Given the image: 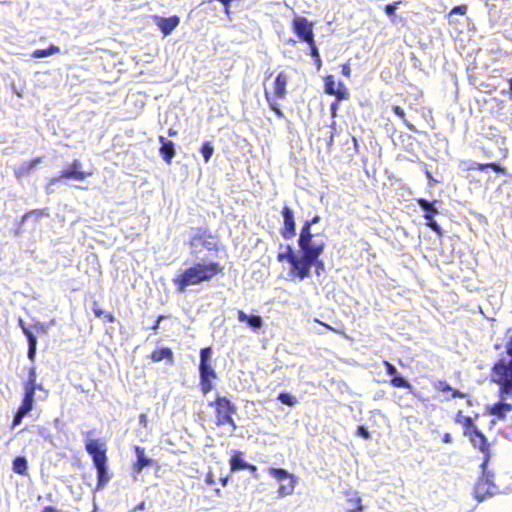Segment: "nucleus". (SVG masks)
Instances as JSON below:
<instances>
[{"label": "nucleus", "mask_w": 512, "mask_h": 512, "mask_svg": "<svg viewBox=\"0 0 512 512\" xmlns=\"http://www.w3.org/2000/svg\"><path fill=\"white\" fill-rule=\"evenodd\" d=\"M222 271V266L218 262H200L185 269L176 278L173 279L177 290L181 293L185 292L188 286L198 285L205 281H210L214 276Z\"/></svg>", "instance_id": "1"}, {"label": "nucleus", "mask_w": 512, "mask_h": 512, "mask_svg": "<svg viewBox=\"0 0 512 512\" xmlns=\"http://www.w3.org/2000/svg\"><path fill=\"white\" fill-rule=\"evenodd\" d=\"M298 246L301 251V263H303L306 261L316 260L317 256H321L324 252L326 243L323 240V236L308 232V226H306L301 227L300 229Z\"/></svg>", "instance_id": "2"}, {"label": "nucleus", "mask_w": 512, "mask_h": 512, "mask_svg": "<svg viewBox=\"0 0 512 512\" xmlns=\"http://www.w3.org/2000/svg\"><path fill=\"white\" fill-rule=\"evenodd\" d=\"M506 352L511 359L508 362L504 359L499 360L492 369V380L500 385L502 397L512 395V335L506 344Z\"/></svg>", "instance_id": "3"}, {"label": "nucleus", "mask_w": 512, "mask_h": 512, "mask_svg": "<svg viewBox=\"0 0 512 512\" xmlns=\"http://www.w3.org/2000/svg\"><path fill=\"white\" fill-rule=\"evenodd\" d=\"M210 406H215L217 426L229 424L232 431H235L237 425L233 419V415L237 413V407L225 396H217L214 402L209 403Z\"/></svg>", "instance_id": "4"}, {"label": "nucleus", "mask_w": 512, "mask_h": 512, "mask_svg": "<svg viewBox=\"0 0 512 512\" xmlns=\"http://www.w3.org/2000/svg\"><path fill=\"white\" fill-rule=\"evenodd\" d=\"M467 428L465 435H468L472 445L484 454V460L481 464L482 468H486L490 459L489 443L485 435L473 424L471 418H467Z\"/></svg>", "instance_id": "5"}, {"label": "nucleus", "mask_w": 512, "mask_h": 512, "mask_svg": "<svg viewBox=\"0 0 512 512\" xmlns=\"http://www.w3.org/2000/svg\"><path fill=\"white\" fill-rule=\"evenodd\" d=\"M268 473L280 482L278 493L280 496H288L294 492L297 478L283 468H268Z\"/></svg>", "instance_id": "6"}, {"label": "nucleus", "mask_w": 512, "mask_h": 512, "mask_svg": "<svg viewBox=\"0 0 512 512\" xmlns=\"http://www.w3.org/2000/svg\"><path fill=\"white\" fill-rule=\"evenodd\" d=\"M191 254L197 259L204 260L199 256L202 250L212 251L216 249V242L212 237H206L205 233L200 229L194 230L190 237Z\"/></svg>", "instance_id": "7"}, {"label": "nucleus", "mask_w": 512, "mask_h": 512, "mask_svg": "<svg viewBox=\"0 0 512 512\" xmlns=\"http://www.w3.org/2000/svg\"><path fill=\"white\" fill-rule=\"evenodd\" d=\"M493 475L486 472V468H483V477L480 478L475 486L474 493L478 501H483L487 496L496 494L499 489L492 482Z\"/></svg>", "instance_id": "8"}, {"label": "nucleus", "mask_w": 512, "mask_h": 512, "mask_svg": "<svg viewBox=\"0 0 512 512\" xmlns=\"http://www.w3.org/2000/svg\"><path fill=\"white\" fill-rule=\"evenodd\" d=\"M293 31L303 42H312V39H314L313 25L306 17L294 18Z\"/></svg>", "instance_id": "9"}, {"label": "nucleus", "mask_w": 512, "mask_h": 512, "mask_svg": "<svg viewBox=\"0 0 512 512\" xmlns=\"http://www.w3.org/2000/svg\"><path fill=\"white\" fill-rule=\"evenodd\" d=\"M281 215L283 218V227L280 230V234L285 240H291L296 235L294 212L290 207L284 206Z\"/></svg>", "instance_id": "10"}, {"label": "nucleus", "mask_w": 512, "mask_h": 512, "mask_svg": "<svg viewBox=\"0 0 512 512\" xmlns=\"http://www.w3.org/2000/svg\"><path fill=\"white\" fill-rule=\"evenodd\" d=\"M280 248H285V251L278 253L277 259L278 261H287L291 266V273L297 277V269L301 265L300 256L295 254L291 245H280Z\"/></svg>", "instance_id": "11"}, {"label": "nucleus", "mask_w": 512, "mask_h": 512, "mask_svg": "<svg viewBox=\"0 0 512 512\" xmlns=\"http://www.w3.org/2000/svg\"><path fill=\"white\" fill-rule=\"evenodd\" d=\"M315 267V273L316 275H320L325 270V264L320 259V256H317L316 260L306 261L301 263L300 267L297 269V278L300 280H304L305 278H308L311 273V268Z\"/></svg>", "instance_id": "12"}, {"label": "nucleus", "mask_w": 512, "mask_h": 512, "mask_svg": "<svg viewBox=\"0 0 512 512\" xmlns=\"http://www.w3.org/2000/svg\"><path fill=\"white\" fill-rule=\"evenodd\" d=\"M82 163L80 160L75 159L69 167L62 170L60 175L64 179H74L76 181H83L87 176L91 175L90 173L84 172L82 170Z\"/></svg>", "instance_id": "13"}, {"label": "nucleus", "mask_w": 512, "mask_h": 512, "mask_svg": "<svg viewBox=\"0 0 512 512\" xmlns=\"http://www.w3.org/2000/svg\"><path fill=\"white\" fill-rule=\"evenodd\" d=\"M156 25L159 27L160 31L164 36H168L172 33V31L179 25L180 18L176 15L170 17H154Z\"/></svg>", "instance_id": "14"}, {"label": "nucleus", "mask_w": 512, "mask_h": 512, "mask_svg": "<svg viewBox=\"0 0 512 512\" xmlns=\"http://www.w3.org/2000/svg\"><path fill=\"white\" fill-rule=\"evenodd\" d=\"M135 455H136V462L133 465V472L135 474L141 473V471L145 468L151 465L152 459L147 457L145 454V449L141 446L136 445L134 447Z\"/></svg>", "instance_id": "15"}, {"label": "nucleus", "mask_w": 512, "mask_h": 512, "mask_svg": "<svg viewBox=\"0 0 512 512\" xmlns=\"http://www.w3.org/2000/svg\"><path fill=\"white\" fill-rule=\"evenodd\" d=\"M159 142L161 144L160 155L167 164H170L176 153L175 144L164 136H159Z\"/></svg>", "instance_id": "16"}, {"label": "nucleus", "mask_w": 512, "mask_h": 512, "mask_svg": "<svg viewBox=\"0 0 512 512\" xmlns=\"http://www.w3.org/2000/svg\"><path fill=\"white\" fill-rule=\"evenodd\" d=\"M239 322L246 323L253 331H258L263 326V319L260 315H248L242 310H237Z\"/></svg>", "instance_id": "17"}, {"label": "nucleus", "mask_w": 512, "mask_h": 512, "mask_svg": "<svg viewBox=\"0 0 512 512\" xmlns=\"http://www.w3.org/2000/svg\"><path fill=\"white\" fill-rule=\"evenodd\" d=\"M288 80H289V77L284 71H281L276 76L275 81H274V94L277 98L283 99L285 97V95L287 93L286 86H287Z\"/></svg>", "instance_id": "18"}, {"label": "nucleus", "mask_w": 512, "mask_h": 512, "mask_svg": "<svg viewBox=\"0 0 512 512\" xmlns=\"http://www.w3.org/2000/svg\"><path fill=\"white\" fill-rule=\"evenodd\" d=\"M339 88H335V81L334 77L332 75H329L325 79V92L329 95H334L338 97L339 99L345 98L346 90L344 88V85L340 82L338 84Z\"/></svg>", "instance_id": "19"}, {"label": "nucleus", "mask_w": 512, "mask_h": 512, "mask_svg": "<svg viewBox=\"0 0 512 512\" xmlns=\"http://www.w3.org/2000/svg\"><path fill=\"white\" fill-rule=\"evenodd\" d=\"M416 201L421 210L424 211V218H431L439 213L436 207L438 200L429 201L425 198H418Z\"/></svg>", "instance_id": "20"}, {"label": "nucleus", "mask_w": 512, "mask_h": 512, "mask_svg": "<svg viewBox=\"0 0 512 512\" xmlns=\"http://www.w3.org/2000/svg\"><path fill=\"white\" fill-rule=\"evenodd\" d=\"M150 358L154 362H160L162 360H166L167 363L170 365L173 364V362H174L173 352L168 347H162L160 349L153 351Z\"/></svg>", "instance_id": "21"}, {"label": "nucleus", "mask_w": 512, "mask_h": 512, "mask_svg": "<svg viewBox=\"0 0 512 512\" xmlns=\"http://www.w3.org/2000/svg\"><path fill=\"white\" fill-rule=\"evenodd\" d=\"M24 390V397L19 408H21L23 411L25 410L27 412H30L34 406V397L36 389L24 387Z\"/></svg>", "instance_id": "22"}, {"label": "nucleus", "mask_w": 512, "mask_h": 512, "mask_svg": "<svg viewBox=\"0 0 512 512\" xmlns=\"http://www.w3.org/2000/svg\"><path fill=\"white\" fill-rule=\"evenodd\" d=\"M40 162L41 158H36L29 162H23L18 168L15 169V176L17 178L23 177L24 175L32 171Z\"/></svg>", "instance_id": "23"}, {"label": "nucleus", "mask_w": 512, "mask_h": 512, "mask_svg": "<svg viewBox=\"0 0 512 512\" xmlns=\"http://www.w3.org/2000/svg\"><path fill=\"white\" fill-rule=\"evenodd\" d=\"M248 462H246L242 457V452H235L230 459V468L231 471H239L242 469H246Z\"/></svg>", "instance_id": "24"}, {"label": "nucleus", "mask_w": 512, "mask_h": 512, "mask_svg": "<svg viewBox=\"0 0 512 512\" xmlns=\"http://www.w3.org/2000/svg\"><path fill=\"white\" fill-rule=\"evenodd\" d=\"M12 469L15 473L20 475H27L28 462L26 457L17 456L12 463Z\"/></svg>", "instance_id": "25"}, {"label": "nucleus", "mask_w": 512, "mask_h": 512, "mask_svg": "<svg viewBox=\"0 0 512 512\" xmlns=\"http://www.w3.org/2000/svg\"><path fill=\"white\" fill-rule=\"evenodd\" d=\"M86 451L90 456L99 454L100 452L106 451L105 448H103V445L100 443L98 439H90L86 442L85 445Z\"/></svg>", "instance_id": "26"}, {"label": "nucleus", "mask_w": 512, "mask_h": 512, "mask_svg": "<svg viewBox=\"0 0 512 512\" xmlns=\"http://www.w3.org/2000/svg\"><path fill=\"white\" fill-rule=\"evenodd\" d=\"M97 470V489H102L110 480L108 467H99Z\"/></svg>", "instance_id": "27"}, {"label": "nucleus", "mask_w": 512, "mask_h": 512, "mask_svg": "<svg viewBox=\"0 0 512 512\" xmlns=\"http://www.w3.org/2000/svg\"><path fill=\"white\" fill-rule=\"evenodd\" d=\"M59 52H60V48L58 46L54 45V44H51L46 49H37V50H35L32 53V57H34V58H44V57H48V56H51V55L59 53Z\"/></svg>", "instance_id": "28"}, {"label": "nucleus", "mask_w": 512, "mask_h": 512, "mask_svg": "<svg viewBox=\"0 0 512 512\" xmlns=\"http://www.w3.org/2000/svg\"><path fill=\"white\" fill-rule=\"evenodd\" d=\"M391 385L393 387H397V388H407L410 390V392H413V387L412 385L410 384V382L405 378L403 377L402 375H400L399 373L397 375H395L394 377L391 378V381H390Z\"/></svg>", "instance_id": "29"}, {"label": "nucleus", "mask_w": 512, "mask_h": 512, "mask_svg": "<svg viewBox=\"0 0 512 512\" xmlns=\"http://www.w3.org/2000/svg\"><path fill=\"white\" fill-rule=\"evenodd\" d=\"M199 376L200 378H216L217 374L211 363L199 364Z\"/></svg>", "instance_id": "30"}, {"label": "nucleus", "mask_w": 512, "mask_h": 512, "mask_svg": "<svg viewBox=\"0 0 512 512\" xmlns=\"http://www.w3.org/2000/svg\"><path fill=\"white\" fill-rule=\"evenodd\" d=\"M200 153H201L205 163H208L214 153V147H213L212 143L210 141L204 142L200 149Z\"/></svg>", "instance_id": "31"}, {"label": "nucleus", "mask_w": 512, "mask_h": 512, "mask_svg": "<svg viewBox=\"0 0 512 512\" xmlns=\"http://www.w3.org/2000/svg\"><path fill=\"white\" fill-rule=\"evenodd\" d=\"M265 98L269 104L270 109L274 111L278 117L284 118V113L280 109L279 104L275 101L274 98L271 97L270 93L267 90H265Z\"/></svg>", "instance_id": "32"}, {"label": "nucleus", "mask_w": 512, "mask_h": 512, "mask_svg": "<svg viewBox=\"0 0 512 512\" xmlns=\"http://www.w3.org/2000/svg\"><path fill=\"white\" fill-rule=\"evenodd\" d=\"M393 112L395 113V115H397L403 122L404 124L407 126V128L412 131V132H417V129L416 127L411 124L406 118H405V112L404 110L400 107V106H393Z\"/></svg>", "instance_id": "33"}, {"label": "nucleus", "mask_w": 512, "mask_h": 512, "mask_svg": "<svg viewBox=\"0 0 512 512\" xmlns=\"http://www.w3.org/2000/svg\"><path fill=\"white\" fill-rule=\"evenodd\" d=\"M277 399L284 405L294 406L298 401L295 396L287 392L279 393Z\"/></svg>", "instance_id": "34"}, {"label": "nucleus", "mask_w": 512, "mask_h": 512, "mask_svg": "<svg viewBox=\"0 0 512 512\" xmlns=\"http://www.w3.org/2000/svg\"><path fill=\"white\" fill-rule=\"evenodd\" d=\"M91 457H92L93 464H94L96 469L99 468V467L107 466L106 451L100 452L99 454L93 455Z\"/></svg>", "instance_id": "35"}, {"label": "nucleus", "mask_w": 512, "mask_h": 512, "mask_svg": "<svg viewBox=\"0 0 512 512\" xmlns=\"http://www.w3.org/2000/svg\"><path fill=\"white\" fill-rule=\"evenodd\" d=\"M212 348L211 347H204L200 350V363L199 364H206L211 363L212 358Z\"/></svg>", "instance_id": "36"}, {"label": "nucleus", "mask_w": 512, "mask_h": 512, "mask_svg": "<svg viewBox=\"0 0 512 512\" xmlns=\"http://www.w3.org/2000/svg\"><path fill=\"white\" fill-rule=\"evenodd\" d=\"M488 411L491 415L496 416L498 419H504L506 416L499 402L494 403L492 406L488 407Z\"/></svg>", "instance_id": "37"}, {"label": "nucleus", "mask_w": 512, "mask_h": 512, "mask_svg": "<svg viewBox=\"0 0 512 512\" xmlns=\"http://www.w3.org/2000/svg\"><path fill=\"white\" fill-rule=\"evenodd\" d=\"M213 378H200L201 391L204 395L208 394L213 389Z\"/></svg>", "instance_id": "38"}, {"label": "nucleus", "mask_w": 512, "mask_h": 512, "mask_svg": "<svg viewBox=\"0 0 512 512\" xmlns=\"http://www.w3.org/2000/svg\"><path fill=\"white\" fill-rule=\"evenodd\" d=\"M36 378H37L36 369H35V367H32L29 370L28 380L25 383L24 387L35 388L36 389Z\"/></svg>", "instance_id": "39"}, {"label": "nucleus", "mask_w": 512, "mask_h": 512, "mask_svg": "<svg viewBox=\"0 0 512 512\" xmlns=\"http://www.w3.org/2000/svg\"><path fill=\"white\" fill-rule=\"evenodd\" d=\"M426 225L435 233H437L439 236L443 234L442 228L439 226V224L434 220V217L431 218H425Z\"/></svg>", "instance_id": "40"}, {"label": "nucleus", "mask_w": 512, "mask_h": 512, "mask_svg": "<svg viewBox=\"0 0 512 512\" xmlns=\"http://www.w3.org/2000/svg\"><path fill=\"white\" fill-rule=\"evenodd\" d=\"M29 412L27 411H23L21 408H18V410L16 411L15 415H14V418H13V422H12V428H15L17 425H19L23 418L28 414Z\"/></svg>", "instance_id": "41"}, {"label": "nucleus", "mask_w": 512, "mask_h": 512, "mask_svg": "<svg viewBox=\"0 0 512 512\" xmlns=\"http://www.w3.org/2000/svg\"><path fill=\"white\" fill-rule=\"evenodd\" d=\"M24 335L27 338L28 346H37V338L29 328H24Z\"/></svg>", "instance_id": "42"}, {"label": "nucleus", "mask_w": 512, "mask_h": 512, "mask_svg": "<svg viewBox=\"0 0 512 512\" xmlns=\"http://www.w3.org/2000/svg\"><path fill=\"white\" fill-rule=\"evenodd\" d=\"M63 178L61 177V175H59L58 177H54L52 179H50L48 185L46 186V193L47 194H52L54 193L55 191V185L57 183H59Z\"/></svg>", "instance_id": "43"}, {"label": "nucleus", "mask_w": 512, "mask_h": 512, "mask_svg": "<svg viewBox=\"0 0 512 512\" xmlns=\"http://www.w3.org/2000/svg\"><path fill=\"white\" fill-rule=\"evenodd\" d=\"M383 365L385 366L386 373L392 377L398 374L397 368L388 361H383Z\"/></svg>", "instance_id": "44"}, {"label": "nucleus", "mask_w": 512, "mask_h": 512, "mask_svg": "<svg viewBox=\"0 0 512 512\" xmlns=\"http://www.w3.org/2000/svg\"><path fill=\"white\" fill-rule=\"evenodd\" d=\"M308 45H309V49H310V55L315 59V58H318L320 56L319 54V51H318V48L315 44V41L314 39H312V42H306Z\"/></svg>", "instance_id": "45"}, {"label": "nucleus", "mask_w": 512, "mask_h": 512, "mask_svg": "<svg viewBox=\"0 0 512 512\" xmlns=\"http://www.w3.org/2000/svg\"><path fill=\"white\" fill-rule=\"evenodd\" d=\"M357 435L364 439H370V432L363 425L357 427Z\"/></svg>", "instance_id": "46"}, {"label": "nucleus", "mask_w": 512, "mask_h": 512, "mask_svg": "<svg viewBox=\"0 0 512 512\" xmlns=\"http://www.w3.org/2000/svg\"><path fill=\"white\" fill-rule=\"evenodd\" d=\"M319 221H320V217H319L318 215H315L312 219H310V220H306V221L304 222V224L302 225V227H306V226H308V232H312V231H311V227H312V225H314V224L318 223Z\"/></svg>", "instance_id": "47"}, {"label": "nucleus", "mask_w": 512, "mask_h": 512, "mask_svg": "<svg viewBox=\"0 0 512 512\" xmlns=\"http://www.w3.org/2000/svg\"><path fill=\"white\" fill-rule=\"evenodd\" d=\"M466 12H467V6L466 5H458V6H455L451 10V14L465 15Z\"/></svg>", "instance_id": "48"}, {"label": "nucleus", "mask_w": 512, "mask_h": 512, "mask_svg": "<svg viewBox=\"0 0 512 512\" xmlns=\"http://www.w3.org/2000/svg\"><path fill=\"white\" fill-rule=\"evenodd\" d=\"M44 214V210H32L28 213H26L24 216H23V221L29 219L30 217L32 216H35L36 218L40 217L41 215Z\"/></svg>", "instance_id": "49"}, {"label": "nucleus", "mask_w": 512, "mask_h": 512, "mask_svg": "<svg viewBox=\"0 0 512 512\" xmlns=\"http://www.w3.org/2000/svg\"><path fill=\"white\" fill-rule=\"evenodd\" d=\"M436 388L443 392L452 391V387L445 381H439L438 384L436 385Z\"/></svg>", "instance_id": "50"}, {"label": "nucleus", "mask_w": 512, "mask_h": 512, "mask_svg": "<svg viewBox=\"0 0 512 512\" xmlns=\"http://www.w3.org/2000/svg\"><path fill=\"white\" fill-rule=\"evenodd\" d=\"M396 9H397V3H392V4H387L385 6L384 10L388 16H393L396 12Z\"/></svg>", "instance_id": "51"}, {"label": "nucleus", "mask_w": 512, "mask_h": 512, "mask_svg": "<svg viewBox=\"0 0 512 512\" xmlns=\"http://www.w3.org/2000/svg\"><path fill=\"white\" fill-rule=\"evenodd\" d=\"M488 168H491L492 170H494L497 173H502V174L505 173V168L501 167L499 164L494 163V162L488 163Z\"/></svg>", "instance_id": "52"}, {"label": "nucleus", "mask_w": 512, "mask_h": 512, "mask_svg": "<svg viewBox=\"0 0 512 512\" xmlns=\"http://www.w3.org/2000/svg\"><path fill=\"white\" fill-rule=\"evenodd\" d=\"M36 350H37V346H28V353H27V355H28V358L31 361L35 360Z\"/></svg>", "instance_id": "53"}, {"label": "nucleus", "mask_w": 512, "mask_h": 512, "mask_svg": "<svg viewBox=\"0 0 512 512\" xmlns=\"http://www.w3.org/2000/svg\"><path fill=\"white\" fill-rule=\"evenodd\" d=\"M499 404H500L501 408L503 409V411L505 412V414L507 412L512 411V404L511 403H506L504 401H499Z\"/></svg>", "instance_id": "54"}, {"label": "nucleus", "mask_w": 512, "mask_h": 512, "mask_svg": "<svg viewBox=\"0 0 512 512\" xmlns=\"http://www.w3.org/2000/svg\"><path fill=\"white\" fill-rule=\"evenodd\" d=\"M342 74L345 77H349L351 75V68H350L349 64L342 65Z\"/></svg>", "instance_id": "55"}, {"label": "nucleus", "mask_w": 512, "mask_h": 512, "mask_svg": "<svg viewBox=\"0 0 512 512\" xmlns=\"http://www.w3.org/2000/svg\"><path fill=\"white\" fill-rule=\"evenodd\" d=\"M246 469L249 470L252 473L254 478L258 477V475H257V467L255 465L248 463Z\"/></svg>", "instance_id": "56"}, {"label": "nucleus", "mask_w": 512, "mask_h": 512, "mask_svg": "<svg viewBox=\"0 0 512 512\" xmlns=\"http://www.w3.org/2000/svg\"><path fill=\"white\" fill-rule=\"evenodd\" d=\"M139 423L140 425H142L143 427H147V424H148V417L146 414H140L139 416Z\"/></svg>", "instance_id": "57"}, {"label": "nucleus", "mask_w": 512, "mask_h": 512, "mask_svg": "<svg viewBox=\"0 0 512 512\" xmlns=\"http://www.w3.org/2000/svg\"><path fill=\"white\" fill-rule=\"evenodd\" d=\"M93 312L95 316L101 317L105 314V311H103L101 308H99L96 304H94Z\"/></svg>", "instance_id": "58"}, {"label": "nucleus", "mask_w": 512, "mask_h": 512, "mask_svg": "<svg viewBox=\"0 0 512 512\" xmlns=\"http://www.w3.org/2000/svg\"><path fill=\"white\" fill-rule=\"evenodd\" d=\"M358 506L355 509H350L348 512H362L363 506L361 505L360 498L357 499Z\"/></svg>", "instance_id": "59"}, {"label": "nucleus", "mask_w": 512, "mask_h": 512, "mask_svg": "<svg viewBox=\"0 0 512 512\" xmlns=\"http://www.w3.org/2000/svg\"><path fill=\"white\" fill-rule=\"evenodd\" d=\"M103 316L106 319V321H108L110 323L115 321L114 315L112 313H110V312H105V314Z\"/></svg>", "instance_id": "60"}, {"label": "nucleus", "mask_w": 512, "mask_h": 512, "mask_svg": "<svg viewBox=\"0 0 512 512\" xmlns=\"http://www.w3.org/2000/svg\"><path fill=\"white\" fill-rule=\"evenodd\" d=\"M452 392H453V393H452V397H453V398H464V397H465V394H464V393H462V392H461V391H459V390H453V389H452Z\"/></svg>", "instance_id": "61"}, {"label": "nucleus", "mask_w": 512, "mask_h": 512, "mask_svg": "<svg viewBox=\"0 0 512 512\" xmlns=\"http://www.w3.org/2000/svg\"><path fill=\"white\" fill-rule=\"evenodd\" d=\"M35 329L37 330V332L41 331V332L45 333V331H46L45 330V325L43 323H41V322H37L35 324Z\"/></svg>", "instance_id": "62"}, {"label": "nucleus", "mask_w": 512, "mask_h": 512, "mask_svg": "<svg viewBox=\"0 0 512 512\" xmlns=\"http://www.w3.org/2000/svg\"><path fill=\"white\" fill-rule=\"evenodd\" d=\"M503 433L509 440H512V427L506 428Z\"/></svg>", "instance_id": "63"}, {"label": "nucleus", "mask_w": 512, "mask_h": 512, "mask_svg": "<svg viewBox=\"0 0 512 512\" xmlns=\"http://www.w3.org/2000/svg\"><path fill=\"white\" fill-rule=\"evenodd\" d=\"M42 512H59V511L53 506H45L43 508Z\"/></svg>", "instance_id": "64"}]
</instances>
